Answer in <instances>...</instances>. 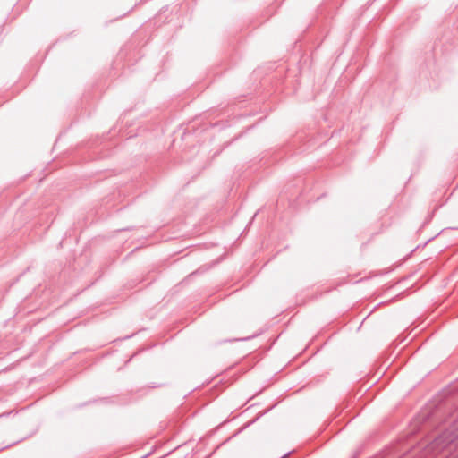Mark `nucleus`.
I'll return each mask as SVG.
<instances>
[{
    "instance_id": "obj_1",
    "label": "nucleus",
    "mask_w": 458,
    "mask_h": 458,
    "mask_svg": "<svg viewBox=\"0 0 458 458\" xmlns=\"http://www.w3.org/2000/svg\"><path fill=\"white\" fill-rule=\"evenodd\" d=\"M440 444H441V438L437 439V441H436V445H440Z\"/></svg>"
}]
</instances>
